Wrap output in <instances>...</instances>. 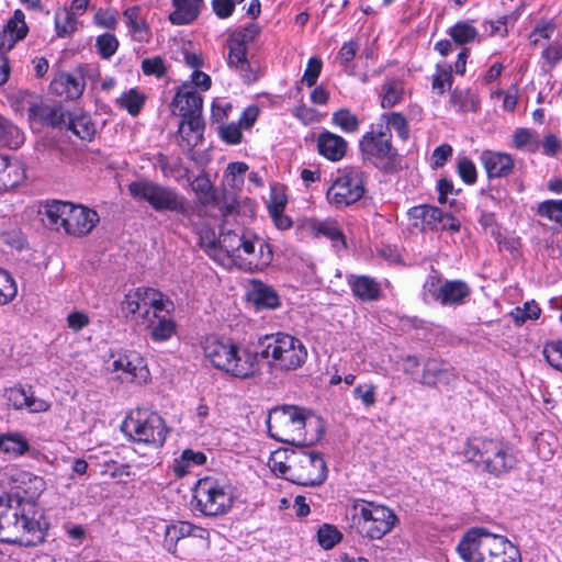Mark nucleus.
<instances>
[{
  "label": "nucleus",
  "instance_id": "nucleus-24",
  "mask_svg": "<svg viewBox=\"0 0 562 562\" xmlns=\"http://www.w3.org/2000/svg\"><path fill=\"white\" fill-rule=\"evenodd\" d=\"M348 284L352 294L361 301L372 302L380 299V284L368 276H349Z\"/></svg>",
  "mask_w": 562,
  "mask_h": 562
},
{
  "label": "nucleus",
  "instance_id": "nucleus-9",
  "mask_svg": "<svg viewBox=\"0 0 562 562\" xmlns=\"http://www.w3.org/2000/svg\"><path fill=\"white\" fill-rule=\"evenodd\" d=\"M305 411L292 405L273 408L267 419L268 431L272 438L299 447L312 442L305 437Z\"/></svg>",
  "mask_w": 562,
  "mask_h": 562
},
{
  "label": "nucleus",
  "instance_id": "nucleus-47",
  "mask_svg": "<svg viewBox=\"0 0 562 562\" xmlns=\"http://www.w3.org/2000/svg\"><path fill=\"white\" fill-rule=\"evenodd\" d=\"M4 396L8 401V405L15 409L29 407L33 404V395L27 394L22 386H13L5 390Z\"/></svg>",
  "mask_w": 562,
  "mask_h": 562
},
{
  "label": "nucleus",
  "instance_id": "nucleus-27",
  "mask_svg": "<svg viewBox=\"0 0 562 562\" xmlns=\"http://www.w3.org/2000/svg\"><path fill=\"white\" fill-rule=\"evenodd\" d=\"M142 325L149 329L150 338L156 342H161L170 339L176 333V323L171 317L158 313L157 317L150 319V324L142 323Z\"/></svg>",
  "mask_w": 562,
  "mask_h": 562
},
{
  "label": "nucleus",
  "instance_id": "nucleus-54",
  "mask_svg": "<svg viewBox=\"0 0 562 562\" xmlns=\"http://www.w3.org/2000/svg\"><path fill=\"white\" fill-rule=\"evenodd\" d=\"M195 530H198V526L188 521H179L178 524L166 526V537L171 541H178L186 537H192V535H195Z\"/></svg>",
  "mask_w": 562,
  "mask_h": 562
},
{
  "label": "nucleus",
  "instance_id": "nucleus-17",
  "mask_svg": "<svg viewBox=\"0 0 562 562\" xmlns=\"http://www.w3.org/2000/svg\"><path fill=\"white\" fill-rule=\"evenodd\" d=\"M456 370L440 359L428 358L423 364V373L418 383L427 387L450 386L457 380Z\"/></svg>",
  "mask_w": 562,
  "mask_h": 562
},
{
  "label": "nucleus",
  "instance_id": "nucleus-28",
  "mask_svg": "<svg viewBox=\"0 0 562 562\" xmlns=\"http://www.w3.org/2000/svg\"><path fill=\"white\" fill-rule=\"evenodd\" d=\"M245 233L241 229L232 231L221 229L217 241L213 240L210 243V248H215L217 245L223 249L228 257H240V246H243L241 239Z\"/></svg>",
  "mask_w": 562,
  "mask_h": 562
},
{
  "label": "nucleus",
  "instance_id": "nucleus-37",
  "mask_svg": "<svg viewBox=\"0 0 562 562\" xmlns=\"http://www.w3.org/2000/svg\"><path fill=\"white\" fill-rule=\"evenodd\" d=\"M509 315L517 326H521L527 321H537L541 315V308L535 300H530L521 307H515Z\"/></svg>",
  "mask_w": 562,
  "mask_h": 562
},
{
  "label": "nucleus",
  "instance_id": "nucleus-36",
  "mask_svg": "<svg viewBox=\"0 0 562 562\" xmlns=\"http://www.w3.org/2000/svg\"><path fill=\"white\" fill-rule=\"evenodd\" d=\"M0 450L5 454L19 457L29 450V443L22 436L16 434L1 435Z\"/></svg>",
  "mask_w": 562,
  "mask_h": 562
},
{
  "label": "nucleus",
  "instance_id": "nucleus-45",
  "mask_svg": "<svg viewBox=\"0 0 562 562\" xmlns=\"http://www.w3.org/2000/svg\"><path fill=\"white\" fill-rule=\"evenodd\" d=\"M333 123L346 133L357 132L360 125L359 119L348 109H339L333 113Z\"/></svg>",
  "mask_w": 562,
  "mask_h": 562
},
{
  "label": "nucleus",
  "instance_id": "nucleus-20",
  "mask_svg": "<svg viewBox=\"0 0 562 562\" xmlns=\"http://www.w3.org/2000/svg\"><path fill=\"white\" fill-rule=\"evenodd\" d=\"M86 87L85 76L80 70L75 72H61L50 82L53 93L69 100L81 97Z\"/></svg>",
  "mask_w": 562,
  "mask_h": 562
},
{
  "label": "nucleus",
  "instance_id": "nucleus-63",
  "mask_svg": "<svg viewBox=\"0 0 562 562\" xmlns=\"http://www.w3.org/2000/svg\"><path fill=\"white\" fill-rule=\"evenodd\" d=\"M286 195L283 191L272 189L270 201L268 204L269 214L270 213H278V212H284L285 205H286Z\"/></svg>",
  "mask_w": 562,
  "mask_h": 562
},
{
  "label": "nucleus",
  "instance_id": "nucleus-59",
  "mask_svg": "<svg viewBox=\"0 0 562 562\" xmlns=\"http://www.w3.org/2000/svg\"><path fill=\"white\" fill-rule=\"evenodd\" d=\"M322 60L317 57H311L307 61L302 82L306 83L307 87H312L316 83L321 71H322Z\"/></svg>",
  "mask_w": 562,
  "mask_h": 562
},
{
  "label": "nucleus",
  "instance_id": "nucleus-3",
  "mask_svg": "<svg viewBox=\"0 0 562 562\" xmlns=\"http://www.w3.org/2000/svg\"><path fill=\"white\" fill-rule=\"evenodd\" d=\"M457 551L465 562H521L518 547L505 536L493 533L484 527L465 532Z\"/></svg>",
  "mask_w": 562,
  "mask_h": 562
},
{
  "label": "nucleus",
  "instance_id": "nucleus-10",
  "mask_svg": "<svg viewBox=\"0 0 562 562\" xmlns=\"http://www.w3.org/2000/svg\"><path fill=\"white\" fill-rule=\"evenodd\" d=\"M128 192L134 200L148 203L156 212L190 214L186 198L173 188L139 179L128 184Z\"/></svg>",
  "mask_w": 562,
  "mask_h": 562
},
{
  "label": "nucleus",
  "instance_id": "nucleus-11",
  "mask_svg": "<svg viewBox=\"0 0 562 562\" xmlns=\"http://www.w3.org/2000/svg\"><path fill=\"white\" fill-rule=\"evenodd\" d=\"M359 148L366 161L385 172L395 170L397 151L392 145V134L387 126L378 124L372 127L361 137Z\"/></svg>",
  "mask_w": 562,
  "mask_h": 562
},
{
  "label": "nucleus",
  "instance_id": "nucleus-19",
  "mask_svg": "<svg viewBox=\"0 0 562 562\" xmlns=\"http://www.w3.org/2000/svg\"><path fill=\"white\" fill-rule=\"evenodd\" d=\"M171 105L182 119L194 114H202L203 99L194 87L184 82L178 89Z\"/></svg>",
  "mask_w": 562,
  "mask_h": 562
},
{
  "label": "nucleus",
  "instance_id": "nucleus-42",
  "mask_svg": "<svg viewBox=\"0 0 562 562\" xmlns=\"http://www.w3.org/2000/svg\"><path fill=\"white\" fill-rule=\"evenodd\" d=\"M193 191L196 193L200 203L210 207L212 204H218V196L216 195L212 183L206 178H198L193 182Z\"/></svg>",
  "mask_w": 562,
  "mask_h": 562
},
{
  "label": "nucleus",
  "instance_id": "nucleus-48",
  "mask_svg": "<svg viewBox=\"0 0 562 562\" xmlns=\"http://www.w3.org/2000/svg\"><path fill=\"white\" fill-rule=\"evenodd\" d=\"M385 120L383 126H387L389 131L394 130L397 135L406 140L409 136L408 122L402 113L391 112L382 116Z\"/></svg>",
  "mask_w": 562,
  "mask_h": 562
},
{
  "label": "nucleus",
  "instance_id": "nucleus-15",
  "mask_svg": "<svg viewBox=\"0 0 562 562\" xmlns=\"http://www.w3.org/2000/svg\"><path fill=\"white\" fill-rule=\"evenodd\" d=\"M363 171L357 168H346L339 172L326 192L329 204L337 209L358 202L366 192Z\"/></svg>",
  "mask_w": 562,
  "mask_h": 562
},
{
  "label": "nucleus",
  "instance_id": "nucleus-56",
  "mask_svg": "<svg viewBox=\"0 0 562 562\" xmlns=\"http://www.w3.org/2000/svg\"><path fill=\"white\" fill-rule=\"evenodd\" d=\"M457 171L462 181L467 184H473L477 179V171L474 162L467 158H460L457 166Z\"/></svg>",
  "mask_w": 562,
  "mask_h": 562
},
{
  "label": "nucleus",
  "instance_id": "nucleus-52",
  "mask_svg": "<svg viewBox=\"0 0 562 562\" xmlns=\"http://www.w3.org/2000/svg\"><path fill=\"white\" fill-rule=\"evenodd\" d=\"M542 355L551 367L562 371V339L548 341Z\"/></svg>",
  "mask_w": 562,
  "mask_h": 562
},
{
  "label": "nucleus",
  "instance_id": "nucleus-6",
  "mask_svg": "<svg viewBox=\"0 0 562 562\" xmlns=\"http://www.w3.org/2000/svg\"><path fill=\"white\" fill-rule=\"evenodd\" d=\"M351 512V527L357 533L370 540L382 539L398 521L391 508L363 499L355 501Z\"/></svg>",
  "mask_w": 562,
  "mask_h": 562
},
{
  "label": "nucleus",
  "instance_id": "nucleus-46",
  "mask_svg": "<svg viewBox=\"0 0 562 562\" xmlns=\"http://www.w3.org/2000/svg\"><path fill=\"white\" fill-rule=\"evenodd\" d=\"M537 214L562 226V199L540 202L537 206Z\"/></svg>",
  "mask_w": 562,
  "mask_h": 562
},
{
  "label": "nucleus",
  "instance_id": "nucleus-50",
  "mask_svg": "<svg viewBox=\"0 0 562 562\" xmlns=\"http://www.w3.org/2000/svg\"><path fill=\"white\" fill-rule=\"evenodd\" d=\"M449 34L457 44L463 45L474 41L477 31L473 25L467 22H458L450 29Z\"/></svg>",
  "mask_w": 562,
  "mask_h": 562
},
{
  "label": "nucleus",
  "instance_id": "nucleus-39",
  "mask_svg": "<svg viewBox=\"0 0 562 562\" xmlns=\"http://www.w3.org/2000/svg\"><path fill=\"white\" fill-rule=\"evenodd\" d=\"M453 82L452 68L450 65L437 64L436 72L432 76V90L436 94L442 95L446 91V87L450 90Z\"/></svg>",
  "mask_w": 562,
  "mask_h": 562
},
{
  "label": "nucleus",
  "instance_id": "nucleus-31",
  "mask_svg": "<svg viewBox=\"0 0 562 562\" xmlns=\"http://www.w3.org/2000/svg\"><path fill=\"white\" fill-rule=\"evenodd\" d=\"M250 300L255 303L257 308L273 310L280 305L277 292L261 282H255L254 289L250 292Z\"/></svg>",
  "mask_w": 562,
  "mask_h": 562
},
{
  "label": "nucleus",
  "instance_id": "nucleus-60",
  "mask_svg": "<svg viewBox=\"0 0 562 562\" xmlns=\"http://www.w3.org/2000/svg\"><path fill=\"white\" fill-rule=\"evenodd\" d=\"M358 44L357 42L349 41L345 43L341 48L339 49L336 60L345 68L347 69L349 67V64L355 58L357 52H358Z\"/></svg>",
  "mask_w": 562,
  "mask_h": 562
},
{
  "label": "nucleus",
  "instance_id": "nucleus-51",
  "mask_svg": "<svg viewBox=\"0 0 562 562\" xmlns=\"http://www.w3.org/2000/svg\"><path fill=\"white\" fill-rule=\"evenodd\" d=\"M16 284L9 272L0 269V305L10 303L16 295Z\"/></svg>",
  "mask_w": 562,
  "mask_h": 562
},
{
  "label": "nucleus",
  "instance_id": "nucleus-49",
  "mask_svg": "<svg viewBox=\"0 0 562 562\" xmlns=\"http://www.w3.org/2000/svg\"><path fill=\"white\" fill-rule=\"evenodd\" d=\"M12 104L15 108V111H19L21 113L26 112L27 117L31 122L35 119V101L31 92H16L12 98Z\"/></svg>",
  "mask_w": 562,
  "mask_h": 562
},
{
  "label": "nucleus",
  "instance_id": "nucleus-44",
  "mask_svg": "<svg viewBox=\"0 0 562 562\" xmlns=\"http://www.w3.org/2000/svg\"><path fill=\"white\" fill-rule=\"evenodd\" d=\"M120 108L126 110L132 116H136L145 103V97L136 89L124 92L117 100Z\"/></svg>",
  "mask_w": 562,
  "mask_h": 562
},
{
  "label": "nucleus",
  "instance_id": "nucleus-34",
  "mask_svg": "<svg viewBox=\"0 0 562 562\" xmlns=\"http://www.w3.org/2000/svg\"><path fill=\"white\" fill-rule=\"evenodd\" d=\"M450 103L457 111L476 112L479 109V98L470 89H453L450 92Z\"/></svg>",
  "mask_w": 562,
  "mask_h": 562
},
{
  "label": "nucleus",
  "instance_id": "nucleus-21",
  "mask_svg": "<svg viewBox=\"0 0 562 562\" xmlns=\"http://www.w3.org/2000/svg\"><path fill=\"white\" fill-rule=\"evenodd\" d=\"M29 32V27L25 23L24 13L18 9L14 11L13 16L8 20L0 32V50H11L15 43L23 40Z\"/></svg>",
  "mask_w": 562,
  "mask_h": 562
},
{
  "label": "nucleus",
  "instance_id": "nucleus-57",
  "mask_svg": "<svg viewBox=\"0 0 562 562\" xmlns=\"http://www.w3.org/2000/svg\"><path fill=\"white\" fill-rule=\"evenodd\" d=\"M142 70L146 76H155L157 78L164 77L167 72L165 60L160 56L145 58L142 61Z\"/></svg>",
  "mask_w": 562,
  "mask_h": 562
},
{
  "label": "nucleus",
  "instance_id": "nucleus-40",
  "mask_svg": "<svg viewBox=\"0 0 562 562\" xmlns=\"http://www.w3.org/2000/svg\"><path fill=\"white\" fill-rule=\"evenodd\" d=\"M513 146L517 149H527L535 153L539 149L538 134L529 128H517L513 135Z\"/></svg>",
  "mask_w": 562,
  "mask_h": 562
},
{
  "label": "nucleus",
  "instance_id": "nucleus-23",
  "mask_svg": "<svg viewBox=\"0 0 562 562\" xmlns=\"http://www.w3.org/2000/svg\"><path fill=\"white\" fill-rule=\"evenodd\" d=\"M471 294L467 282L461 280L445 281L437 293V302L441 305H460Z\"/></svg>",
  "mask_w": 562,
  "mask_h": 562
},
{
  "label": "nucleus",
  "instance_id": "nucleus-14",
  "mask_svg": "<svg viewBox=\"0 0 562 562\" xmlns=\"http://www.w3.org/2000/svg\"><path fill=\"white\" fill-rule=\"evenodd\" d=\"M120 307L125 318H132L142 325L150 324V319L165 312L166 306L161 292L153 288H137L124 295Z\"/></svg>",
  "mask_w": 562,
  "mask_h": 562
},
{
  "label": "nucleus",
  "instance_id": "nucleus-5",
  "mask_svg": "<svg viewBox=\"0 0 562 562\" xmlns=\"http://www.w3.org/2000/svg\"><path fill=\"white\" fill-rule=\"evenodd\" d=\"M463 456L476 468H481L495 477L509 473L518 463L510 445L494 438L474 437L469 439Z\"/></svg>",
  "mask_w": 562,
  "mask_h": 562
},
{
  "label": "nucleus",
  "instance_id": "nucleus-16",
  "mask_svg": "<svg viewBox=\"0 0 562 562\" xmlns=\"http://www.w3.org/2000/svg\"><path fill=\"white\" fill-rule=\"evenodd\" d=\"M113 371L119 372L122 382L142 384L149 379L145 360L136 351L120 353L112 362Z\"/></svg>",
  "mask_w": 562,
  "mask_h": 562
},
{
  "label": "nucleus",
  "instance_id": "nucleus-2",
  "mask_svg": "<svg viewBox=\"0 0 562 562\" xmlns=\"http://www.w3.org/2000/svg\"><path fill=\"white\" fill-rule=\"evenodd\" d=\"M268 465L274 474L302 486H318L327 477L324 458L318 452L305 448L290 452L276 451L271 454Z\"/></svg>",
  "mask_w": 562,
  "mask_h": 562
},
{
  "label": "nucleus",
  "instance_id": "nucleus-55",
  "mask_svg": "<svg viewBox=\"0 0 562 562\" xmlns=\"http://www.w3.org/2000/svg\"><path fill=\"white\" fill-rule=\"evenodd\" d=\"M355 398L360 400L367 407H372L376 402V386L374 384H359L353 391Z\"/></svg>",
  "mask_w": 562,
  "mask_h": 562
},
{
  "label": "nucleus",
  "instance_id": "nucleus-29",
  "mask_svg": "<svg viewBox=\"0 0 562 562\" xmlns=\"http://www.w3.org/2000/svg\"><path fill=\"white\" fill-rule=\"evenodd\" d=\"M204 121L202 114H194L181 120L179 133L190 146H196L202 140Z\"/></svg>",
  "mask_w": 562,
  "mask_h": 562
},
{
  "label": "nucleus",
  "instance_id": "nucleus-62",
  "mask_svg": "<svg viewBox=\"0 0 562 562\" xmlns=\"http://www.w3.org/2000/svg\"><path fill=\"white\" fill-rule=\"evenodd\" d=\"M452 147L449 144H442L435 148L431 155L432 167L441 168L446 165L448 159L452 156Z\"/></svg>",
  "mask_w": 562,
  "mask_h": 562
},
{
  "label": "nucleus",
  "instance_id": "nucleus-12",
  "mask_svg": "<svg viewBox=\"0 0 562 562\" xmlns=\"http://www.w3.org/2000/svg\"><path fill=\"white\" fill-rule=\"evenodd\" d=\"M195 509L205 516H218L227 513L234 498L231 487L220 480L205 476L200 479L193 490Z\"/></svg>",
  "mask_w": 562,
  "mask_h": 562
},
{
  "label": "nucleus",
  "instance_id": "nucleus-13",
  "mask_svg": "<svg viewBox=\"0 0 562 562\" xmlns=\"http://www.w3.org/2000/svg\"><path fill=\"white\" fill-rule=\"evenodd\" d=\"M122 431L133 441L161 447L167 438L168 428L165 419L157 413L136 411L128 415L122 426Z\"/></svg>",
  "mask_w": 562,
  "mask_h": 562
},
{
  "label": "nucleus",
  "instance_id": "nucleus-32",
  "mask_svg": "<svg viewBox=\"0 0 562 562\" xmlns=\"http://www.w3.org/2000/svg\"><path fill=\"white\" fill-rule=\"evenodd\" d=\"M123 15L126 20V25L131 33L138 41H144L149 33V26L145 19L142 16V9L138 5L127 8Z\"/></svg>",
  "mask_w": 562,
  "mask_h": 562
},
{
  "label": "nucleus",
  "instance_id": "nucleus-53",
  "mask_svg": "<svg viewBox=\"0 0 562 562\" xmlns=\"http://www.w3.org/2000/svg\"><path fill=\"white\" fill-rule=\"evenodd\" d=\"M342 538L341 532L331 525H323L317 532V539L322 548L329 550L334 548Z\"/></svg>",
  "mask_w": 562,
  "mask_h": 562
},
{
  "label": "nucleus",
  "instance_id": "nucleus-22",
  "mask_svg": "<svg viewBox=\"0 0 562 562\" xmlns=\"http://www.w3.org/2000/svg\"><path fill=\"white\" fill-rule=\"evenodd\" d=\"M317 149L326 159L338 161L346 155L347 142L337 134L324 131L317 137Z\"/></svg>",
  "mask_w": 562,
  "mask_h": 562
},
{
  "label": "nucleus",
  "instance_id": "nucleus-41",
  "mask_svg": "<svg viewBox=\"0 0 562 562\" xmlns=\"http://www.w3.org/2000/svg\"><path fill=\"white\" fill-rule=\"evenodd\" d=\"M273 259L270 245L265 240H258L256 254L250 257L247 265L250 270L261 271L267 268Z\"/></svg>",
  "mask_w": 562,
  "mask_h": 562
},
{
  "label": "nucleus",
  "instance_id": "nucleus-33",
  "mask_svg": "<svg viewBox=\"0 0 562 562\" xmlns=\"http://www.w3.org/2000/svg\"><path fill=\"white\" fill-rule=\"evenodd\" d=\"M82 140H91L95 135V124L87 114L70 115L67 121V128Z\"/></svg>",
  "mask_w": 562,
  "mask_h": 562
},
{
  "label": "nucleus",
  "instance_id": "nucleus-7",
  "mask_svg": "<svg viewBox=\"0 0 562 562\" xmlns=\"http://www.w3.org/2000/svg\"><path fill=\"white\" fill-rule=\"evenodd\" d=\"M35 504L30 499L0 496V541L20 543L22 535L33 529Z\"/></svg>",
  "mask_w": 562,
  "mask_h": 562
},
{
  "label": "nucleus",
  "instance_id": "nucleus-35",
  "mask_svg": "<svg viewBox=\"0 0 562 562\" xmlns=\"http://www.w3.org/2000/svg\"><path fill=\"white\" fill-rule=\"evenodd\" d=\"M404 95V85L398 79H387L382 86L381 106L392 108L396 105Z\"/></svg>",
  "mask_w": 562,
  "mask_h": 562
},
{
  "label": "nucleus",
  "instance_id": "nucleus-4",
  "mask_svg": "<svg viewBox=\"0 0 562 562\" xmlns=\"http://www.w3.org/2000/svg\"><path fill=\"white\" fill-rule=\"evenodd\" d=\"M37 215L46 227L76 237L88 235L99 222L94 210L60 200L41 202Z\"/></svg>",
  "mask_w": 562,
  "mask_h": 562
},
{
  "label": "nucleus",
  "instance_id": "nucleus-38",
  "mask_svg": "<svg viewBox=\"0 0 562 562\" xmlns=\"http://www.w3.org/2000/svg\"><path fill=\"white\" fill-rule=\"evenodd\" d=\"M312 231L316 236L322 235L330 239L335 245L340 244L346 246L345 237L336 222L334 221H319L312 224Z\"/></svg>",
  "mask_w": 562,
  "mask_h": 562
},
{
  "label": "nucleus",
  "instance_id": "nucleus-1",
  "mask_svg": "<svg viewBox=\"0 0 562 562\" xmlns=\"http://www.w3.org/2000/svg\"><path fill=\"white\" fill-rule=\"evenodd\" d=\"M203 351L212 366L233 378L247 380L260 372L258 357L271 368L291 371L301 368L307 358V349L296 337L277 333L260 337L256 350L241 349L231 340L207 338Z\"/></svg>",
  "mask_w": 562,
  "mask_h": 562
},
{
  "label": "nucleus",
  "instance_id": "nucleus-61",
  "mask_svg": "<svg viewBox=\"0 0 562 562\" xmlns=\"http://www.w3.org/2000/svg\"><path fill=\"white\" fill-rule=\"evenodd\" d=\"M220 135L224 142L232 145L240 143L243 136L240 126L235 123L221 126Z\"/></svg>",
  "mask_w": 562,
  "mask_h": 562
},
{
  "label": "nucleus",
  "instance_id": "nucleus-18",
  "mask_svg": "<svg viewBox=\"0 0 562 562\" xmlns=\"http://www.w3.org/2000/svg\"><path fill=\"white\" fill-rule=\"evenodd\" d=\"M480 162L490 179L508 177L515 166V160L510 154L490 149L481 153Z\"/></svg>",
  "mask_w": 562,
  "mask_h": 562
},
{
  "label": "nucleus",
  "instance_id": "nucleus-30",
  "mask_svg": "<svg viewBox=\"0 0 562 562\" xmlns=\"http://www.w3.org/2000/svg\"><path fill=\"white\" fill-rule=\"evenodd\" d=\"M70 115L60 104L37 106V117L44 124L60 130L67 128V121L70 119Z\"/></svg>",
  "mask_w": 562,
  "mask_h": 562
},
{
  "label": "nucleus",
  "instance_id": "nucleus-26",
  "mask_svg": "<svg viewBox=\"0 0 562 562\" xmlns=\"http://www.w3.org/2000/svg\"><path fill=\"white\" fill-rule=\"evenodd\" d=\"M408 216L411 220L416 221L414 226H420L423 229H435L437 225L443 221L440 209L426 204L411 207L408 210Z\"/></svg>",
  "mask_w": 562,
  "mask_h": 562
},
{
  "label": "nucleus",
  "instance_id": "nucleus-43",
  "mask_svg": "<svg viewBox=\"0 0 562 562\" xmlns=\"http://www.w3.org/2000/svg\"><path fill=\"white\" fill-rule=\"evenodd\" d=\"M78 21L76 14L67 9L60 10L55 14V27L59 37H66L77 30Z\"/></svg>",
  "mask_w": 562,
  "mask_h": 562
},
{
  "label": "nucleus",
  "instance_id": "nucleus-25",
  "mask_svg": "<svg viewBox=\"0 0 562 562\" xmlns=\"http://www.w3.org/2000/svg\"><path fill=\"white\" fill-rule=\"evenodd\" d=\"M175 10L170 13L169 20L175 25L189 24L200 13L203 0H172Z\"/></svg>",
  "mask_w": 562,
  "mask_h": 562
},
{
  "label": "nucleus",
  "instance_id": "nucleus-8",
  "mask_svg": "<svg viewBox=\"0 0 562 562\" xmlns=\"http://www.w3.org/2000/svg\"><path fill=\"white\" fill-rule=\"evenodd\" d=\"M259 33L257 25L251 24L241 31L232 33L227 38V65L246 85H251L262 77L265 69L255 57L248 58L247 44Z\"/></svg>",
  "mask_w": 562,
  "mask_h": 562
},
{
  "label": "nucleus",
  "instance_id": "nucleus-64",
  "mask_svg": "<svg viewBox=\"0 0 562 562\" xmlns=\"http://www.w3.org/2000/svg\"><path fill=\"white\" fill-rule=\"evenodd\" d=\"M212 8L214 13L220 19H227L231 16L235 10V1L234 0H213Z\"/></svg>",
  "mask_w": 562,
  "mask_h": 562
},
{
  "label": "nucleus",
  "instance_id": "nucleus-58",
  "mask_svg": "<svg viewBox=\"0 0 562 562\" xmlns=\"http://www.w3.org/2000/svg\"><path fill=\"white\" fill-rule=\"evenodd\" d=\"M97 47L103 58H110L116 53L119 41L114 35L105 33L98 36Z\"/></svg>",
  "mask_w": 562,
  "mask_h": 562
}]
</instances>
